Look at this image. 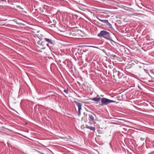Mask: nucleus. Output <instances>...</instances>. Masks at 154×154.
Returning <instances> with one entry per match:
<instances>
[{
  "label": "nucleus",
  "instance_id": "9",
  "mask_svg": "<svg viewBox=\"0 0 154 154\" xmlns=\"http://www.w3.org/2000/svg\"><path fill=\"white\" fill-rule=\"evenodd\" d=\"M107 25L109 28L110 29L112 28V27L110 23H109V22H108V23H107Z\"/></svg>",
  "mask_w": 154,
  "mask_h": 154
},
{
  "label": "nucleus",
  "instance_id": "5",
  "mask_svg": "<svg viewBox=\"0 0 154 154\" xmlns=\"http://www.w3.org/2000/svg\"><path fill=\"white\" fill-rule=\"evenodd\" d=\"M44 41H46L47 43L51 44L53 45L54 44L53 41L51 39L47 38H44Z\"/></svg>",
  "mask_w": 154,
  "mask_h": 154
},
{
  "label": "nucleus",
  "instance_id": "11",
  "mask_svg": "<svg viewBox=\"0 0 154 154\" xmlns=\"http://www.w3.org/2000/svg\"><path fill=\"white\" fill-rule=\"evenodd\" d=\"M64 92L66 93H68V91L67 90H64Z\"/></svg>",
  "mask_w": 154,
  "mask_h": 154
},
{
  "label": "nucleus",
  "instance_id": "6",
  "mask_svg": "<svg viewBox=\"0 0 154 154\" xmlns=\"http://www.w3.org/2000/svg\"><path fill=\"white\" fill-rule=\"evenodd\" d=\"M101 97L98 95H97V97L91 99V100L95 101H99L101 100Z\"/></svg>",
  "mask_w": 154,
  "mask_h": 154
},
{
  "label": "nucleus",
  "instance_id": "15",
  "mask_svg": "<svg viewBox=\"0 0 154 154\" xmlns=\"http://www.w3.org/2000/svg\"><path fill=\"white\" fill-rule=\"evenodd\" d=\"M118 75L119 76V75H121V74H120V72H118Z\"/></svg>",
  "mask_w": 154,
  "mask_h": 154
},
{
  "label": "nucleus",
  "instance_id": "10",
  "mask_svg": "<svg viewBox=\"0 0 154 154\" xmlns=\"http://www.w3.org/2000/svg\"><path fill=\"white\" fill-rule=\"evenodd\" d=\"M17 7L18 8H20V9H23V8H22L20 6H17Z\"/></svg>",
  "mask_w": 154,
  "mask_h": 154
},
{
  "label": "nucleus",
  "instance_id": "17",
  "mask_svg": "<svg viewBox=\"0 0 154 154\" xmlns=\"http://www.w3.org/2000/svg\"><path fill=\"white\" fill-rule=\"evenodd\" d=\"M141 66H139V67L141 68Z\"/></svg>",
  "mask_w": 154,
  "mask_h": 154
},
{
  "label": "nucleus",
  "instance_id": "3",
  "mask_svg": "<svg viewBox=\"0 0 154 154\" xmlns=\"http://www.w3.org/2000/svg\"><path fill=\"white\" fill-rule=\"evenodd\" d=\"M74 102L78 107V114L79 116H80L81 114V110L82 109L81 106L82 105V104L76 101H74Z\"/></svg>",
  "mask_w": 154,
  "mask_h": 154
},
{
  "label": "nucleus",
  "instance_id": "2",
  "mask_svg": "<svg viewBox=\"0 0 154 154\" xmlns=\"http://www.w3.org/2000/svg\"><path fill=\"white\" fill-rule=\"evenodd\" d=\"M116 101L111 100L105 98H102L101 99V102L103 105H106L111 103H115Z\"/></svg>",
  "mask_w": 154,
  "mask_h": 154
},
{
  "label": "nucleus",
  "instance_id": "13",
  "mask_svg": "<svg viewBox=\"0 0 154 154\" xmlns=\"http://www.w3.org/2000/svg\"><path fill=\"white\" fill-rule=\"evenodd\" d=\"M46 45L48 47H50V46H49V45L47 43L46 44Z\"/></svg>",
  "mask_w": 154,
  "mask_h": 154
},
{
  "label": "nucleus",
  "instance_id": "4",
  "mask_svg": "<svg viewBox=\"0 0 154 154\" xmlns=\"http://www.w3.org/2000/svg\"><path fill=\"white\" fill-rule=\"evenodd\" d=\"M90 113L88 114V116L89 117V120L91 122H92L94 123V124L95 123V120L94 119V115L92 113L89 112Z\"/></svg>",
  "mask_w": 154,
  "mask_h": 154
},
{
  "label": "nucleus",
  "instance_id": "7",
  "mask_svg": "<svg viewBox=\"0 0 154 154\" xmlns=\"http://www.w3.org/2000/svg\"><path fill=\"white\" fill-rule=\"evenodd\" d=\"M87 128L92 131L93 132H94L95 131V128L94 127H91L87 126Z\"/></svg>",
  "mask_w": 154,
  "mask_h": 154
},
{
  "label": "nucleus",
  "instance_id": "12",
  "mask_svg": "<svg viewBox=\"0 0 154 154\" xmlns=\"http://www.w3.org/2000/svg\"><path fill=\"white\" fill-rule=\"evenodd\" d=\"M44 43V42H42L41 43V44L42 45H44V44H43Z\"/></svg>",
  "mask_w": 154,
  "mask_h": 154
},
{
  "label": "nucleus",
  "instance_id": "1",
  "mask_svg": "<svg viewBox=\"0 0 154 154\" xmlns=\"http://www.w3.org/2000/svg\"><path fill=\"white\" fill-rule=\"evenodd\" d=\"M110 33L106 31L102 30L97 34L99 37H103L107 39L110 40L111 38L110 35Z\"/></svg>",
  "mask_w": 154,
  "mask_h": 154
},
{
  "label": "nucleus",
  "instance_id": "14",
  "mask_svg": "<svg viewBox=\"0 0 154 154\" xmlns=\"http://www.w3.org/2000/svg\"><path fill=\"white\" fill-rule=\"evenodd\" d=\"M140 140H144V139L143 138H142V137H141L140 138Z\"/></svg>",
  "mask_w": 154,
  "mask_h": 154
},
{
  "label": "nucleus",
  "instance_id": "16",
  "mask_svg": "<svg viewBox=\"0 0 154 154\" xmlns=\"http://www.w3.org/2000/svg\"><path fill=\"white\" fill-rule=\"evenodd\" d=\"M85 126L86 127V126H87V125H85Z\"/></svg>",
  "mask_w": 154,
  "mask_h": 154
},
{
  "label": "nucleus",
  "instance_id": "8",
  "mask_svg": "<svg viewBox=\"0 0 154 154\" xmlns=\"http://www.w3.org/2000/svg\"><path fill=\"white\" fill-rule=\"evenodd\" d=\"M97 19L100 21L102 22H103V23L107 24V23H108L109 21H108V20H103L100 19L99 18H97Z\"/></svg>",
  "mask_w": 154,
  "mask_h": 154
}]
</instances>
